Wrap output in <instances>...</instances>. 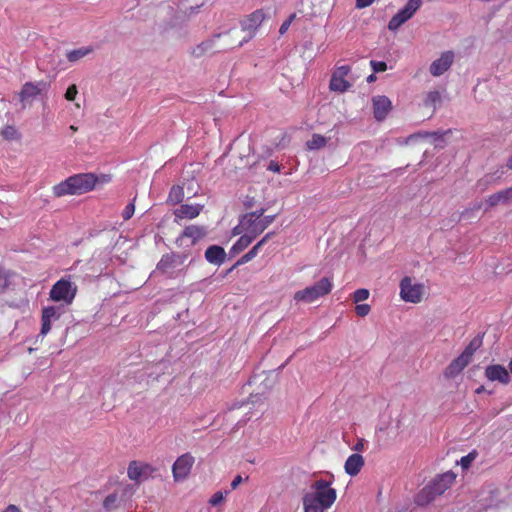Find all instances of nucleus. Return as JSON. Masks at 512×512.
Here are the masks:
<instances>
[{
  "label": "nucleus",
  "instance_id": "1",
  "mask_svg": "<svg viewBox=\"0 0 512 512\" xmlns=\"http://www.w3.org/2000/svg\"><path fill=\"white\" fill-rule=\"evenodd\" d=\"M110 181V175L102 174L97 176L94 173H79L55 185L53 187V194L56 197L82 195L92 191L98 183L104 184Z\"/></svg>",
  "mask_w": 512,
  "mask_h": 512
},
{
  "label": "nucleus",
  "instance_id": "2",
  "mask_svg": "<svg viewBox=\"0 0 512 512\" xmlns=\"http://www.w3.org/2000/svg\"><path fill=\"white\" fill-rule=\"evenodd\" d=\"M337 492L332 482L324 479L315 480L310 491L302 498L304 512H325L336 501Z\"/></svg>",
  "mask_w": 512,
  "mask_h": 512
},
{
  "label": "nucleus",
  "instance_id": "3",
  "mask_svg": "<svg viewBox=\"0 0 512 512\" xmlns=\"http://www.w3.org/2000/svg\"><path fill=\"white\" fill-rule=\"evenodd\" d=\"M236 30H229L224 33L215 34L212 38L203 41L192 50L194 57H201L208 52H222L234 49L243 45L246 39L239 40L234 38L233 35Z\"/></svg>",
  "mask_w": 512,
  "mask_h": 512
},
{
  "label": "nucleus",
  "instance_id": "4",
  "mask_svg": "<svg viewBox=\"0 0 512 512\" xmlns=\"http://www.w3.org/2000/svg\"><path fill=\"white\" fill-rule=\"evenodd\" d=\"M265 210H260L246 213L241 219L239 224L233 229V235H240L242 232H247L252 238L259 236L268 226L275 220V215L264 216Z\"/></svg>",
  "mask_w": 512,
  "mask_h": 512
},
{
  "label": "nucleus",
  "instance_id": "5",
  "mask_svg": "<svg viewBox=\"0 0 512 512\" xmlns=\"http://www.w3.org/2000/svg\"><path fill=\"white\" fill-rule=\"evenodd\" d=\"M456 475L449 471L437 476L426 485L417 495L416 502L419 505H426L437 496L442 495L454 483Z\"/></svg>",
  "mask_w": 512,
  "mask_h": 512
},
{
  "label": "nucleus",
  "instance_id": "6",
  "mask_svg": "<svg viewBox=\"0 0 512 512\" xmlns=\"http://www.w3.org/2000/svg\"><path fill=\"white\" fill-rule=\"evenodd\" d=\"M332 288L333 283L331 279L328 277H323L314 285L295 292L293 298L297 302L302 301L306 303H312L319 299L320 297L328 295L331 292Z\"/></svg>",
  "mask_w": 512,
  "mask_h": 512
},
{
  "label": "nucleus",
  "instance_id": "7",
  "mask_svg": "<svg viewBox=\"0 0 512 512\" xmlns=\"http://www.w3.org/2000/svg\"><path fill=\"white\" fill-rule=\"evenodd\" d=\"M77 286L71 281L61 278L58 280L50 290V298L53 301H63L66 304H71L76 296Z\"/></svg>",
  "mask_w": 512,
  "mask_h": 512
},
{
  "label": "nucleus",
  "instance_id": "8",
  "mask_svg": "<svg viewBox=\"0 0 512 512\" xmlns=\"http://www.w3.org/2000/svg\"><path fill=\"white\" fill-rule=\"evenodd\" d=\"M422 0H408L405 6L400 9L389 21L388 29L397 30L406 21L411 19L417 10L421 7Z\"/></svg>",
  "mask_w": 512,
  "mask_h": 512
},
{
  "label": "nucleus",
  "instance_id": "9",
  "mask_svg": "<svg viewBox=\"0 0 512 512\" xmlns=\"http://www.w3.org/2000/svg\"><path fill=\"white\" fill-rule=\"evenodd\" d=\"M422 0H408L405 6L400 9L389 21L388 29L397 30L406 21L411 19L417 10L421 7Z\"/></svg>",
  "mask_w": 512,
  "mask_h": 512
},
{
  "label": "nucleus",
  "instance_id": "10",
  "mask_svg": "<svg viewBox=\"0 0 512 512\" xmlns=\"http://www.w3.org/2000/svg\"><path fill=\"white\" fill-rule=\"evenodd\" d=\"M422 0H408L405 6L400 9L389 21L388 29L397 30L406 21L411 19L417 10L421 7Z\"/></svg>",
  "mask_w": 512,
  "mask_h": 512
},
{
  "label": "nucleus",
  "instance_id": "11",
  "mask_svg": "<svg viewBox=\"0 0 512 512\" xmlns=\"http://www.w3.org/2000/svg\"><path fill=\"white\" fill-rule=\"evenodd\" d=\"M424 286L413 283L410 277H404L400 282V297L405 302L419 303L422 300Z\"/></svg>",
  "mask_w": 512,
  "mask_h": 512
},
{
  "label": "nucleus",
  "instance_id": "12",
  "mask_svg": "<svg viewBox=\"0 0 512 512\" xmlns=\"http://www.w3.org/2000/svg\"><path fill=\"white\" fill-rule=\"evenodd\" d=\"M195 458L190 453L179 456L172 466V474L175 481H181L188 477L194 465Z\"/></svg>",
  "mask_w": 512,
  "mask_h": 512
},
{
  "label": "nucleus",
  "instance_id": "13",
  "mask_svg": "<svg viewBox=\"0 0 512 512\" xmlns=\"http://www.w3.org/2000/svg\"><path fill=\"white\" fill-rule=\"evenodd\" d=\"M485 493L486 496L479 500L480 512H486L489 509H498L505 504L504 499L501 498V492L498 487L490 485Z\"/></svg>",
  "mask_w": 512,
  "mask_h": 512
},
{
  "label": "nucleus",
  "instance_id": "14",
  "mask_svg": "<svg viewBox=\"0 0 512 512\" xmlns=\"http://www.w3.org/2000/svg\"><path fill=\"white\" fill-rule=\"evenodd\" d=\"M373 114L377 121H383L392 110V102L387 96L378 95L372 98Z\"/></svg>",
  "mask_w": 512,
  "mask_h": 512
},
{
  "label": "nucleus",
  "instance_id": "15",
  "mask_svg": "<svg viewBox=\"0 0 512 512\" xmlns=\"http://www.w3.org/2000/svg\"><path fill=\"white\" fill-rule=\"evenodd\" d=\"M454 61V53L452 51H446L441 56L434 60L430 65V73L438 77L445 73L452 65Z\"/></svg>",
  "mask_w": 512,
  "mask_h": 512
},
{
  "label": "nucleus",
  "instance_id": "16",
  "mask_svg": "<svg viewBox=\"0 0 512 512\" xmlns=\"http://www.w3.org/2000/svg\"><path fill=\"white\" fill-rule=\"evenodd\" d=\"M202 210L203 205L200 204H182L173 212L175 216V222L179 223L183 219H194L201 213Z\"/></svg>",
  "mask_w": 512,
  "mask_h": 512
},
{
  "label": "nucleus",
  "instance_id": "17",
  "mask_svg": "<svg viewBox=\"0 0 512 512\" xmlns=\"http://www.w3.org/2000/svg\"><path fill=\"white\" fill-rule=\"evenodd\" d=\"M471 360L466 354L461 353L456 359H454L444 370V376L448 379L456 377L461 373Z\"/></svg>",
  "mask_w": 512,
  "mask_h": 512
},
{
  "label": "nucleus",
  "instance_id": "18",
  "mask_svg": "<svg viewBox=\"0 0 512 512\" xmlns=\"http://www.w3.org/2000/svg\"><path fill=\"white\" fill-rule=\"evenodd\" d=\"M46 88L47 84L45 82H27L23 85L21 91L19 92V99L21 102L33 99L36 96H38L42 92V90Z\"/></svg>",
  "mask_w": 512,
  "mask_h": 512
},
{
  "label": "nucleus",
  "instance_id": "19",
  "mask_svg": "<svg viewBox=\"0 0 512 512\" xmlns=\"http://www.w3.org/2000/svg\"><path fill=\"white\" fill-rule=\"evenodd\" d=\"M59 314L57 313V308L54 306L45 307L42 310L41 316V330L39 335L44 337L51 330V321L53 319H58Z\"/></svg>",
  "mask_w": 512,
  "mask_h": 512
},
{
  "label": "nucleus",
  "instance_id": "20",
  "mask_svg": "<svg viewBox=\"0 0 512 512\" xmlns=\"http://www.w3.org/2000/svg\"><path fill=\"white\" fill-rule=\"evenodd\" d=\"M485 375L490 381H499L507 384L510 376L507 369L501 365H490L485 370Z\"/></svg>",
  "mask_w": 512,
  "mask_h": 512
},
{
  "label": "nucleus",
  "instance_id": "21",
  "mask_svg": "<svg viewBox=\"0 0 512 512\" xmlns=\"http://www.w3.org/2000/svg\"><path fill=\"white\" fill-rule=\"evenodd\" d=\"M364 466V458L358 453L350 455L344 465L345 472L350 476H356Z\"/></svg>",
  "mask_w": 512,
  "mask_h": 512
},
{
  "label": "nucleus",
  "instance_id": "22",
  "mask_svg": "<svg viewBox=\"0 0 512 512\" xmlns=\"http://www.w3.org/2000/svg\"><path fill=\"white\" fill-rule=\"evenodd\" d=\"M207 234L206 228L204 226L198 225H189L185 227L183 230L181 237L191 239L192 244H195L202 238H204Z\"/></svg>",
  "mask_w": 512,
  "mask_h": 512
},
{
  "label": "nucleus",
  "instance_id": "23",
  "mask_svg": "<svg viewBox=\"0 0 512 512\" xmlns=\"http://www.w3.org/2000/svg\"><path fill=\"white\" fill-rule=\"evenodd\" d=\"M225 256L224 249L218 245L209 246L205 251V258L211 264L220 265L225 260Z\"/></svg>",
  "mask_w": 512,
  "mask_h": 512
},
{
  "label": "nucleus",
  "instance_id": "24",
  "mask_svg": "<svg viewBox=\"0 0 512 512\" xmlns=\"http://www.w3.org/2000/svg\"><path fill=\"white\" fill-rule=\"evenodd\" d=\"M509 200H512V186L490 195L486 199V203L489 207H494L500 203H506Z\"/></svg>",
  "mask_w": 512,
  "mask_h": 512
},
{
  "label": "nucleus",
  "instance_id": "25",
  "mask_svg": "<svg viewBox=\"0 0 512 512\" xmlns=\"http://www.w3.org/2000/svg\"><path fill=\"white\" fill-rule=\"evenodd\" d=\"M264 20V13L262 10H256L251 13L243 23V29L255 31L262 21Z\"/></svg>",
  "mask_w": 512,
  "mask_h": 512
},
{
  "label": "nucleus",
  "instance_id": "26",
  "mask_svg": "<svg viewBox=\"0 0 512 512\" xmlns=\"http://www.w3.org/2000/svg\"><path fill=\"white\" fill-rule=\"evenodd\" d=\"M251 235L247 232H242L240 238L234 243L231 248V253L239 254L243 250H245L254 240Z\"/></svg>",
  "mask_w": 512,
  "mask_h": 512
},
{
  "label": "nucleus",
  "instance_id": "27",
  "mask_svg": "<svg viewBox=\"0 0 512 512\" xmlns=\"http://www.w3.org/2000/svg\"><path fill=\"white\" fill-rule=\"evenodd\" d=\"M176 264V257L174 254H165L162 256L157 264V270L162 273H169Z\"/></svg>",
  "mask_w": 512,
  "mask_h": 512
},
{
  "label": "nucleus",
  "instance_id": "28",
  "mask_svg": "<svg viewBox=\"0 0 512 512\" xmlns=\"http://www.w3.org/2000/svg\"><path fill=\"white\" fill-rule=\"evenodd\" d=\"M350 83L345 79V77H340L335 74H332L329 88L332 91L336 92H345L349 89Z\"/></svg>",
  "mask_w": 512,
  "mask_h": 512
},
{
  "label": "nucleus",
  "instance_id": "29",
  "mask_svg": "<svg viewBox=\"0 0 512 512\" xmlns=\"http://www.w3.org/2000/svg\"><path fill=\"white\" fill-rule=\"evenodd\" d=\"M146 467L147 466H143L137 461H131L129 463L128 469H127V475L129 477V479H131L133 481H138L140 479V477L143 475L144 469Z\"/></svg>",
  "mask_w": 512,
  "mask_h": 512
},
{
  "label": "nucleus",
  "instance_id": "30",
  "mask_svg": "<svg viewBox=\"0 0 512 512\" xmlns=\"http://www.w3.org/2000/svg\"><path fill=\"white\" fill-rule=\"evenodd\" d=\"M93 52V48L91 46L89 47H81L78 49H74L71 51H68L66 54V57L69 62H77L80 59L84 58L85 56L89 55Z\"/></svg>",
  "mask_w": 512,
  "mask_h": 512
},
{
  "label": "nucleus",
  "instance_id": "31",
  "mask_svg": "<svg viewBox=\"0 0 512 512\" xmlns=\"http://www.w3.org/2000/svg\"><path fill=\"white\" fill-rule=\"evenodd\" d=\"M184 199V190L181 186H173L170 189L167 201L173 205L179 204Z\"/></svg>",
  "mask_w": 512,
  "mask_h": 512
},
{
  "label": "nucleus",
  "instance_id": "32",
  "mask_svg": "<svg viewBox=\"0 0 512 512\" xmlns=\"http://www.w3.org/2000/svg\"><path fill=\"white\" fill-rule=\"evenodd\" d=\"M327 144V139L320 134H313L312 138L306 143L309 150H318Z\"/></svg>",
  "mask_w": 512,
  "mask_h": 512
},
{
  "label": "nucleus",
  "instance_id": "33",
  "mask_svg": "<svg viewBox=\"0 0 512 512\" xmlns=\"http://www.w3.org/2000/svg\"><path fill=\"white\" fill-rule=\"evenodd\" d=\"M441 102V94L438 91H430L424 99V106L435 109L436 105Z\"/></svg>",
  "mask_w": 512,
  "mask_h": 512
},
{
  "label": "nucleus",
  "instance_id": "34",
  "mask_svg": "<svg viewBox=\"0 0 512 512\" xmlns=\"http://www.w3.org/2000/svg\"><path fill=\"white\" fill-rule=\"evenodd\" d=\"M118 500H119V496L115 492L107 495L103 501L104 509L107 511L115 510L118 507V505H117Z\"/></svg>",
  "mask_w": 512,
  "mask_h": 512
},
{
  "label": "nucleus",
  "instance_id": "35",
  "mask_svg": "<svg viewBox=\"0 0 512 512\" xmlns=\"http://www.w3.org/2000/svg\"><path fill=\"white\" fill-rule=\"evenodd\" d=\"M10 278L11 273L3 267H0V293L4 292L9 286Z\"/></svg>",
  "mask_w": 512,
  "mask_h": 512
},
{
  "label": "nucleus",
  "instance_id": "36",
  "mask_svg": "<svg viewBox=\"0 0 512 512\" xmlns=\"http://www.w3.org/2000/svg\"><path fill=\"white\" fill-rule=\"evenodd\" d=\"M256 256H257V254L252 249H250L247 253H245L243 256H241L237 260V262L228 270V272H231L234 268H236V267H238L240 265L248 263L249 261H251Z\"/></svg>",
  "mask_w": 512,
  "mask_h": 512
},
{
  "label": "nucleus",
  "instance_id": "37",
  "mask_svg": "<svg viewBox=\"0 0 512 512\" xmlns=\"http://www.w3.org/2000/svg\"><path fill=\"white\" fill-rule=\"evenodd\" d=\"M478 453L473 450L470 453H468L466 456H463L460 460V465L463 469H468L472 462L476 459Z\"/></svg>",
  "mask_w": 512,
  "mask_h": 512
},
{
  "label": "nucleus",
  "instance_id": "38",
  "mask_svg": "<svg viewBox=\"0 0 512 512\" xmlns=\"http://www.w3.org/2000/svg\"><path fill=\"white\" fill-rule=\"evenodd\" d=\"M369 290L365 289V288H360V289H357L354 293H353V301L355 303H360L362 301H365L369 298Z\"/></svg>",
  "mask_w": 512,
  "mask_h": 512
},
{
  "label": "nucleus",
  "instance_id": "39",
  "mask_svg": "<svg viewBox=\"0 0 512 512\" xmlns=\"http://www.w3.org/2000/svg\"><path fill=\"white\" fill-rule=\"evenodd\" d=\"M480 345V341L473 339L469 345L463 350V354H466L470 360H472V357L475 353V351L478 349Z\"/></svg>",
  "mask_w": 512,
  "mask_h": 512
},
{
  "label": "nucleus",
  "instance_id": "40",
  "mask_svg": "<svg viewBox=\"0 0 512 512\" xmlns=\"http://www.w3.org/2000/svg\"><path fill=\"white\" fill-rule=\"evenodd\" d=\"M1 135L7 140L17 138V130L13 126H6L0 131Z\"/></svg>",
  "mask_w": 512,
  "mask_h": 512
},
{
  "label": "nucleus",
  "instance_id": "41",
  "mask_svg": "<svg viewBox=\"0 0 512 512\" xmlns=\"http://www.w3.org/2000/svg\"><path fill=\"white\" fill-rule=\"evenodd\" d=\"M370 66L374 73L384 72L387 70V64L384 61L371 60Z\"/></svg>",
  "mask_w": 512,
  "mask_h": 512
},
{
  "label": "nucleus",
  "instance_id": "42",
  "mask_svg": "<svg viewBox=\"0 0 512 512\" xmlns=\"http://www.w3.org/2000/svg\"><path fill=\"white\" fill-rule=\"evenodd\" d=\"M371 310L370 305L368 304H357L355 307V313L359 317H365L369 314Z\"/></svg>",
  "mask_w": 512,
  "mask_h": 512
},
{
  "label": "nucleus",
  "instance_id": "43",
  "mask_svg": "<svg viewBox=\"0 0 512 512\" xmlns=\"http://www.w3.org/2000/svg\"><path fill=\"white\" fill-rule=\"evenodd\" d=\"M274 235V232L267 233L260 241H258L251 249L258 254L262 246Z\"/></svg>",
  "mask_w": 512,
  "mask_h": 512
},
{
  "label": "nucleus",
  "instance_id": "44",
  "mask_svg": "<svg viewBox=\"0 0 512 512\" xmlns=\"http://www.w3.org/2000/svg\"><path fill=\"white\" fill-rule=\"evenodd\" d=\"M224 493L221 492V491H218L216 493H214L210 500H209V503L212 505V506H217L219 504H221L223 501H224Z\"/></svg>",
  "mask_w": 512,
  "mask_h": 512
},
{
  "label": "nucleus",
  "instance_id": "45",
  "mask_svg": "<svg viewBox=\"0 0 512 512\" xmlns=\"http://www.w3.org/2000/svg\"><path fill=\"white\" fill-rule=\"evenodd\" d=\"M78 93L77 86L75 84L70 85L65 93V98L68 101H74Z\"/></svg>",
  "mask_w": 512,
  "mask_h": 512
},
{
  "label": "nucleus",
  "instance_id": "46",
  "mask_svg": "<svg viewBox=\"0 0 512 512\" xmlns=\"http://www.w3.org/2000/svg\"><path fill=\"white\" fill-rule=\"evenodd\" d=\"M135 212V205L129 203L123 210L122 217L124 220H129Z\"/></svg>",
  "mask_w": 512,
  "mask_h": 512
},
{
  "label": "nucleus",
  "instance_id": "47",
  "mask_svg": "<svg viewBox=\"0 0 512 512\" xmlns=\"http://www.w3.org/2000/svg\"><path fill=\"white\" fill-rule=\"evenodd\" d=\"M294 18H295V14H292V15L289 16V18L287 20H285L281 24L280 29H279V33L281 35H283V34H285L287 32V30L289 29V27H290L291 23L293 22Z\"/></svg>",
  "mask_w": 512,
  "mask_h": 512
},
{
  "label": "nucleus",
  "instance_id": "48",
  "mask_svg": "<svg viewBox=\"0 0 512 512\" xmlns=\"http://www.w3.org/2000/svg\"><path fill=\"white\" fill-rule=\"evenodd\" d=\"M350 66L343 65L340 67H337L336 70L333 72V74L340 76V77H346L348 73L350 72Z\"/></svg>",
  "mask_w": 512,
  "mask_h": 512
},
{
  "label": "nucleus",
  "instance_id": "49",
  "mask_svg": "<svg viewBox=\"0 0 512 512\" xmlns=\"http://www.w3.org/2000/svg\"><path fill=\"white\" fill-rule=\"evenodd\" d=\"M375 0H356L357 8H365L370 6Z\"/></svg>",
  "mask_w": 512,
  "mask_h": 512
},
{
  "label": "nucleus",
  "instance_id": "50",
  "mask_svg": "<svg viewBox=\"0 0 512 512\" xmlns=\"http://www.w3.org/2000/svg\"><path fill=\"white\" fill-rule=\"evenodd\" d=\"M268 170L272 172H280V165L275 161H270L268 165Z\"/></svg>",
  "mask_w": 512,
  "mask_h": 512
},
{
  "label": "nucleus",
  "instance_id": "51",
  "mask_svg": "<svg viewBox=\"0 0 512 512\" xmlns=\"http://www.w3.org/2000/svg\"><path fill=\"white\" fill-rule=\"evenodd\" d=\"M241 483H242V477L240 475H237L231 482V489L232 490L236 489Z\"/></svg>",
  "mask_w": 512,
  "mask_h": 512
},
{
  "label": "nucleus",
  "instance_id": "52",
  "mask_svg": "<svg viewBox=\"0 0 512 512\" xmlns=\"http://www.w3.org/2000/svg\"><path fill=\"white\" fill-rule=\"evenodd\" d=\"M2 512H21L18 506L9 504Z\"/></svg>",
  "mask_w": 512,
  "mask_h": 512
},
{
  "label": "nucleus",
  "instance_id": "53",
  "mask_svg": "<svg viewBox=\"0 0 512 512\" xmlns=\"http://www.w3.org/2000/svg\"><path fill=\"white\" fill-rule=\"evenodd\" d=\"M134 493V488L131 485H126L123 489L122 496L132 495Z\"/></svg>",
  "mask_w": 512,
  "mask_h": 512
},
{
  "label": "nucleus",
  "instance_id": "54",
  "mask_svg": "<svg viewBox=\"0 0 512 512\" xmlns=\"http://www.w3.org/2000/svg\"><path fill=\"white\" fill-rule=\"evenodd\" d=\"M364 448V441L363 439L359 440L355 445H354V450L355 451H362Z\"/></svg>",
  "mask_w": 512,
  "mask_h": 512
},
{
  "label": "nucleus",
  "instance_id": "55",
  "mask_svg": "<svg viewBox=\"0 0 512 512\" xmlns=\"http://www.w3.org/2000/svg\"><path fill=\"white\" fill-rule=\"evenodd\" d=\"M376 79L375 75L374 74H371L367 77V81L368 82H373L374 80Z\"/></svg>",
  "mask_w": 512,
  "mask_h": 512
},
{
  "label": "nucleus",
  "instance_id": "56",
  "mask_svg": "<svg viewBox=\"0 0 512 512\" xmlns=\"http://www.w3.org/2000/svg\"><path fill=\"white\" fill-rule=\"evenodd\" d=\"M507 167L509 169H512V155L509 157L508 161H507Z\"/></svg>",
  "mask_w": 512,
  "mask_h": 512
},
{
  "label": "nucleus",
  "instance_id": "57",
  "mask_svg": "<svg viewBox=\"0 0 512 512\" xmlns=\"http://www.w3.org/2000/svg\"><path fill=\"white\" fill-rule=\"evenodd\" d=\"M77 129H78V128H77L76 126H74V125H71V126H70V130H71V131H73V132H76V131H77Z\"/></svg>",
  "mask_w": 512,
  "mask_h": 512
},
{
  "label": "nucleus",
  "instance_id": "58",
  "mask_svg": "<svg viewBox=\"0 0 512 512\" xmlns=\"http://www.w3.org/2000/svg\"><path fill=\"white\" fill-rule=\"evenodd\" d=\"M483 181H484L483 179L479 180V181L477 182V186H481V185L485 186V185L483 184Z\"/></svg>",
  "mask_w": 512,
  "mask_h": 512
},
{
  "label": "nucleus",
  "instance_id": "59",
  "mask_svg": "<svg viewBox=\"0 0 512 512\" xmlns=\"http://www.w3.org/2000/svg\"><path fill=\"white\" fill-rule=\"evenodd\" d=\"M509 369H510V372H511V374H512V360H511V361H510V363H509Z\"/></svg>",
  "mask_w": 512,
  "mask_h": 512
},
{
  "label": "nucleus",
  "instance_id": "60",
  "mask_svg": "<svg viewBox=\"0 0 512 512\" xmlns=\"http://www.w3.org/2000/svg\"><path fill=\"white\" fill-rule=\"evenodd\" d=\"M416 136H421V134L419 133V134L411 135L410 138H414Z\"/></svg>",
  "mask_w": 512,
  "mask_h": 512
}]
</instances>
